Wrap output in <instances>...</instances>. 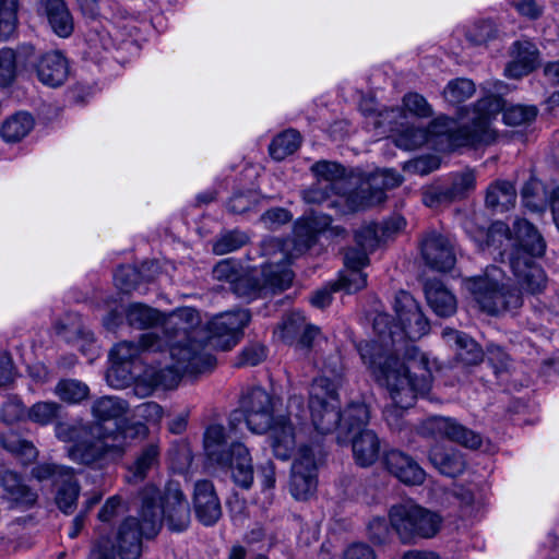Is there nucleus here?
<instances>
[{
    "label": "nucleus",
    "instance_id": "1",
    "mask_svg": "<svg viewBox=\"0 0 559 559\" xmlns=\"http://www.w3.org/2000/svg\"><path fill=\"white\" fill-rule=\"evenodd\" d=\"M394 311L399 324L392 325L386 313L377 314L373 329L378 340L360 342L357 349L374 380L388 390L394 403L383 411L385 421L391 429L401 430L404 409L413 406L417 395L429 391L431 374L426 362L413 357L401 359L400 355L415 350L407 340L416 341L426 335L429 322L413 296L404 290L395 296Z\"/></svg>",
    "mask_w": 559,
    "mask_h": 559
},
{
    "label": "nucleus",
    "instance_id": "2",
    "mask_svg": "<svg viewBox=\"0 0 559 559\" xmlns=\"http://www.w3.org/2000/svg\"><path fill=\"white\" fill-rule=\"evenodd\" d=\"M241 413L230 415L228 428L210 425L203 436V448L207 461L230 471L234 483L249 489L254 479V469L249 449L236 440V423L245 416L247 427L254 433L270 432V444L274 455L283 461L292 456L297 439L306 426L307 411L304 399L292 395L287 414L274 416V399L262 388L248 391L240 402Z\"/></svg>",
    "mask_w": 559,
    "mask_h": 559
},
{
    "label": "nucleus",
    "instance_id": "3",
    "mask_svg": "<svg viewBox=\"0 0 559 559\" xmlns=\"http://www.w3.org/2000/svg\"><path fill=\"white\" fill-rule=\"evenodd\" d=\"M127 320L138 329L163 323L162 340L168 347L170 361L151 365L144 370L142 380L151 389H174L183 374H198L214 368L215 357L205 349L203 342L197 340L200 316L195 309L183 307L163 319L157 310L136 302L129 306Z\"/></svg>",
    "mask_w": 559,
    "mask_h": 559
},
{
    "label": "nucleus",
    "instance_id": "4",
    "mask_svg": "<svg viewBox=\"0 0 559 559\" xmlns=\"http://www.w3.org/2000/svg\"><path fill=\"white\" fill-rule=\"evenodd\" d=\"M481 248L493 247L500 250L501 257H507L509 269L516 283L508 278L497 266H489L479 276L465 281V286L472 294L479 308L489 314H499L503 311H515L522 307V282L524 280V247L520 222L514 223L512 233L503 222H495L488 229L480 228L474 236Z\"/></svg>",
    "mask_w": 559,
    "mask_h": 559
},
{
    "label": "nucleus",
    "instance_id": "5",
    "mask_svg": "<svg viewBox=\"0 0 559 559\" xmlns=\"http://www.w3.org/2000/svg\"><path fill=\"white\" fill-rule=\"evenodd\" d=\"M503 107L502 98L488 95L473 106L469 124L460 127L453 119L438 117L430 123L428 133L440 138V143H444L448 150L491 144L497 138L492 121Z\"/></svg>",
    "mask_w": 559,
    "mask_h": 559
},
{
    "label": "nucleus",
    "instance_id": "6",
    "mask_svg": "<svg viewBox=\"0 0 559 559\" xmlns=\"http://www.w3.org/2000/svg\"><path fill=\"white\" fill-rule=\"evenodd\" d=\"M313 237L309 236L302 243L294 239L267 238L261 243V253L267 259L263 267L265 284L274 290H284L293 282V272L288 269L290 261L311 248Z\"/></svg>",
    "mask_w": 559,
    "mask_h": 559
},
{
    "label": "nucleus",
    "instance_id": "7",
    "mask_svg": "<svg viewBox=\"0 0 559 559\" xmlns=\"http://www.w3.org/2000/svg\"><path fill=\"white\" fill-rule=\"evenodd\" d=\"M154 491L142 497L139 518H127L119 527L117 549L121 559H139L142 554V538H154L159 532V511L154 509Z\"/></svg>",
    "mask_w": 559,
    "mask_h": 559
},
{
    "label": "nucleus",
    "instance_id": "8",
    "mask_svg": "<svg viewBox=\"0 0 559 559\" xmlns=\"http://www.w3.org/2000/svg\"><path fill=\"white\" fill-rule=\"evenodd\" d=\"M389 518L392 527L405 543L415 538H431L442 524L440 514L413 502L393 506Z\"/></svg>",
    "mask_w": 559,
    "mask_h": 559
},
{
    "label": "nucleus",
    "instance_id": "9",
    "mask_svg": "<svg viewBox=\"0 0 559 559\" xmlns=\"http://www.w3.org/2000/svg\"><path fill=\"white\" fill-rule=\"evenodd\" d=\"M309 394V409L314 429L322 435L334 431L342 420L335 383L326 377L316 378Z\"/></svg>",
    "mask_w": 559,
    "mask_h": 559
},
{
    "label": "nucleus",
    "instance_id": "10",
    "mask_svg": "<svg viewBox=\"0 0 559 559\" xmlns=\"http://www.w3.org/2000/svg\"><path fill=\"white\" fill-rule=\"evenodd\" d=\"M164 346V341L156 332L142 334L139 344L131 341L118 343L109 354L112 367L107 372L108 383L115 388L123 386L131 380L130 371L124 368V365L132 362L142 353L160 352Z\"/></svg>",
    "mask_w": 559,
    "mask_h": 559
},
{
    "label": "nucleus",
    "instance_id": "11",
    "mask_svg": "<svg viewBox=\"0 0 559 559\" xmlns=\"http://www.w3.org/2000/svg\"><path fill=\"white\" fill-rule=\"evenodd\" d=\"M32 476L39 481H51L55 490V502L60 511L66 514L74 511L81 488L72 467L55 463H41L32 469Z\"/></svg>",
    "mask_w": 559,
    "mask_h": 559
},
{
    "label": "nucleus",
    "instance_id": "12",
    "mask_svg": "<svg viewBox=\"0 0 559 559\" xmlns=\"http://www.w3.org/2000/svg\"><path fill=\"white\" fill-rule=\"evenodd\" d=\"M148 490L154 491L153 510L159 511V528L165 521L170 531H185L190 523V508L178 484H167L163 492L153 485L146 486L141 491V498Z\"/></svg>",
    "mask_w": 559,
    "mask_h": 559
},
{
    "label": "nucleus",
    "instance_id": "13",
    "mask_svg": "<svg viewBox=\"0 0 559 559\" xmlns=\"http://www.w3.org/2000/svg\"><path fill=\"white\" fill-rule=\"evenodd\" d=\"M317 486V453L312 447L302 444L292 464L289 491L296 500H307L316 492Z\"/></svg>",
    "mask_w": 559,
    "mask_h": 559
},
{
    "label": "nucleus",
    "instance_id": "14",
    "mask_svg": "<svg viewBox=\"0 0 559 559\" xmlns=\"http://www.w3.org/2000/svg\"><path fill=\"white\" fill-rule=\"evenodd\" d=\"M402 183L401 175L393 169H380L372 173L367 187L349 192L347 197L348 210L358 211L379 204L384 201V191L399 187Z\"/></svg>",
    "mask_w": 559,
    "mask_h": 559
},
{
    "label": "nucleus",
    "instance_id": "15",
    "mask_svg": "<svg viewBox=\"0 0 559 559\" xmlns=\"http://www.w3.org/2000/svg\"><path fill=\"white\" fill-rule=\"evenodd\" d=\"M420 433L432 438H445L467 449L476 450L481 445V436L449 417L435 416L420 426Z\"/></svg>",
    "mask_w": 559,
    "mask_h": 559
},
{
    "label": "nucleus",
    "instance_id": "16",
    "mask_svg": "<svg viewBox=\"0 0 559 559\" xmlns=\"http://www.w3.org/2000/svg\"><path fill=\"white\" fill-rule=\"evenodd\" d=\"M250 321L247 310H235L214 317L209 323V343L224 350L234 346L239 333Z\"/></svg>",
    "mask_w": 559,
    "mask_h": 559
},
{
    "label": "nucleus",
    "instance_id": "17",
    "mask_svg": "<svg viewBox=\"0 0 559 559\" xmlns=\"http://www.w3.org/2000/svg\"><path fill=\"white\" fill-rule=\"evenodd\" d=\"M117 437L112 438H98L95 440L80 439L74 444H71L67 452L68 456L75 463L92 464L98 460L106 457L120 456L123 452V445L115 442Z\"/></svg>",
    "mask_w": 559,
    "mask_h": 559
},
{
    "label": "nucleus",
    "instance_id": "18",
    "mask_svg": "<svg viewBox=\"0 0 559 559\" xmlns=\"http://www.w3.org/2000/svg\"><path fill=\"white\" fill-rule=\"evenodd\" d=\"M421 254L425 262L437 271H450L455 264L451 240L438 233H429L421 240Z\"/></svg>",
    "mask_w": 559,
    "mask_h": 559
},
{
    "label": "nucleus",
    "instance_id": "19",
    "mask_svg": "<svg viewBox=\"0 0 559 559\" xmlns=\"http://www.w3.org/2000/svg\"><path fill=\"white\" fill-rule=\"evenodd\" d=\"M383 464L391 475L406 485H420L425 480V471L412 456L399 450L388 451Z\"/></svg>",
    "mask_w": 559,
    "mask_h": 559
},
{
    "label": "nucleus",
    "instance_id": "20",
    "mask_svg": "<svg viewBox=\"0 0 559 559\" xmlns=\"http://www.w3.org/2000/svg\"><path fill=\"white\" fill-rule=\"evenodd\" d=\"M193 503L197 518L206 526L215 524L221 515L219 500L210 480H199L194 485Z\"/></svg>",
    "mask_w": 559,
    "mask_h": 559
},
{
    "label": "nucleus",
    "instance_id": "21",
    "mask_svg": "<svg viewBox=\"0 0 559 559\" xmlns=\"http://www.w3.org/2000/svg\"><path fill=\"white\" fill-rule=\"evenodd\" d=\"M0 481L4 490L3 498L11 508L28 509L36 503L37 493L26 486L14 472L4 471Z\"/></svg>",
    "mask_w": 559,
    "mask_h": 559
},
{
    "label": "nucleus",
    "instance_id": "22",
    "mask_svg": "<svg viewBox=\"0 0 559 559\" xmlns=\"http://www.w3.org/2000/svg\"><path fill=\"white\" fill-rule=\"evenodd\" d=\"M36 72L43 84L51 87L60 86L68 78V61L59 51L47 52L36 64Z\"/></svg>",
    "mask_w": 559,
    "mask_h": 559
},
{
    "label": "nucleus",
    "instance_id": "23",
    "mask_svg": "<svg viewBox=\"0 0 559 559\" xmlns=\"http://www.w3.org/2000/svg\"><path fill=\"white\" fill-rule=\"evenodd\" d=\"M352 450L357 465L361 467L371 466L379 459L380 440L372 430L359 431L353 437Z\"/></svg>",
    "mask_w": 559,
    "mask_h": 559
},
{
    "label": "nucleus",
    "instance_id": "24",
    "mask_svg": "<svg viewBox=\"0 0 559 559\" xmlns=\"http://www.w3.org/2000/svg\"><path fill=\"white\" fill-rule=\"evenodd\" d=\"M444 341L455 346L456 357L465 365H477L483 360V350L478 344L467 334L452 330L444 329L442 332Z\"/></svg>",
    "mask_w": 559,
    "mask_h": 559
},
{
    "label": "nucleus",
    "instance_id": "25",
    "mask_svg": "<svg viewBox=\"0 0 559 559\" xmlns=\"http://www.w3.org/2000/svg\"><path fill=\"white\" fill-rule=\"evenodd\" d=\"M426 299L439 317H450L456 311L455 296L438 280H429L425 284Z\"/></svg>",
    "mask_w": 559,
    "mask_h": 559
},
{
    "label": "nucleus",
    "instance_id": "26",
    "mask_svg": "<svg viewBox=\"0 0 559 559\" xmlns=\"http://www.w3.org/2000/svg\"><path fill=\"white\" fill-rule=\"evenodd\" d=\"M429 460L440 473L450 477L462 474L466 466L465 459L460 451L439 445L430 450Z\"/></svg>",
    "mask_w": 559,
    "mask_h": 559
},
{
    "label": "nucleus",
    "instance_id": "27",
    "mask_svg": "<svg viewBox=\"0 0 559 559\" xmlns=\"http://www.w3.org/2000/svg\"><path fill=\"white\" fill-rule=\"evenodd\" d=\"M159 445L157 442H151L145 445L135 456L134 462L128 467L127 480L129 483H140L155 468L159 463Z\"/></svg>",
    "mask_w": 559,
    "mask_h": 559
},
{
    "label": "nucleus",
    "instance_id": "28",
    "mask_svg": "<svg viewBox=\"0 0 559 559\" xmlns=\"http://www.w3.org/2000/svg\"><path fill=\"white\" fill-rule=\"evenodd\" d=\"M46 15L55 34L59 37H69L73 29V17L63 0H47Z\"/></svg>",
    "mask_w": 559,
    "mask_h": 559
},
{
    "label": "nucleus",
    "instance_id": "29",
    "mask_svg": "<svg viewBox=\"0 0 559 559\" xmlns=\"http://www.w3.org/2000/svg\"><path fill=\"white\" fill-rule=\"evenodd\" d=\"M515 200L516 191L510 181L497 180L488 187L486 204L491 209L507 211L514 206Z\"/></svg>",
    "mask_w": 559,
    "mask_h": 559
},
{
    "label": "nucleus",
    "instance_id": "30",
    "mask_svg": "<svg viewBox=\"0 0 559 559\" xmlns=\"http://www.w3.org/2000/svg\"><path fill=\"white\" fill-rule=\"evenodd\" d=\"M33 128V117L28 112L20 111L4 120L1 136L5 142L15 143L24 139Z\"/></svg>",
    "mask_w": 559,
    "mask_h": 559
},
{
    "label": "nucleus",
    "instance_id": "31",
    "mask_svg": "<svg viewBox=\"0 0 559 559\" xmlns=\"http://www.w3.org/2000/svg\"><path fill=\"white\" fill-rule=\"evenodd\" d=\"M317 181H324L331 189L342 191L345 186V168L334 162L319 160L311 166Z\"/></svg>",
    "mask_w": 559,
    "mask_h": 559
},
{
    "label": "nucleus",
    "instance_id": "32",
    "mask_svg": "<svg viewBox=\"0 0 559 559\" xmlns=\"http://www.w3.org/2000/svg\"><path fill=\"white\" fill-rule=\"evenodd\" d=\"M128 409V403L118 396H103L92 405L93 416L100 421L120 418Z\"/></svg>",
    "mask_w": 559,
    "mask_h": 559
},
{
    "label": "nucleus",
    "instance_id": "33",
    "mask_svg": "<svg viewBox=\"0 0 559 559\" xmlns=\"http://www.w3.org/2000/svg\"><path fill=\"white\" fill-rule=\"evenodd\" d=\"M305 321L306 319L300 312L287 313L274 330V335L284 343L294 344L305 328Z\"/></svg>",
    "mask_w": 559,
    "mask_h": 559
},
{
    "label": "nucleus",
    "instance_id": "34",
    "mask_svg": "<svg viewBox=\"0 0 559 559\" xmlns=\"http://www.w3.org/2000/svg\"><path fill=\"white\" fill-rule=\"evenodd\" d=\"M301 143L300 134L296 130H286L278 134L270 144L271 156L276 160H282L296 152Z\"/></svg>",
    "mask_w": 559,
    "mask_h": 559
},
{
    "label": "nucleus",
    "instance_id": "35",
    "mask_svg": "<svg viewBox=\"0 0 559 559\" xmlns=\"http://www.w3.org/2000/svg\"><path fill=\"white\" fill-rule=\"evenodd\" d=\"M61 405L53 401H39L26 409V418L37 425L47 426L59 418Z\"/></svg>",
    "mask_w": 559,
    "mask_h": 559
},
{
    "label": "nucleus",
    "instance_id": "36",
    "mask_svg": "<svg viewBox=\"0 0 559 559\" xmlns=\"http://www.w3.org/2000/svg\"><path fill=\"white\" fill-rule=\"evenodd\" d=\"M331 225V218L328 215L312 214L301 222H298L295 227V236L299 242L302 243L309 236L313 237V242L318 234L324 233Z\"/></svg>",
    "mask_w": 559,
    "mask_h": 559
},
{
    "label": "nucleus",
    "instance_id": "37",
    "mask_svg": "<svg viewBox=\"0 0 559 559\" xmlns=\"http://www.w3.org/2000/svg\"><path fill=\"white\" fill-rule=\"evenodd\" d=\"M476 91L472 80L465 78L453 79L445 85L442 96L452 105L461 104L471 98Z\"/></svg>",
    "mask_w": 559,
    "mask_h": 559
},
{
    "label": "nucleus",
    "instance_id": "38",
    "mask_svg": "<svg viewBox=\"0 0 559 559\" xmlns=\"http://www.w3.org/2000/svg\"><path fill=\"white\" fill-rule=\"evenodd\" d=\"M55 394L63 402L76 404L88 396V386L75 379L60 380L56 388Z\"/></svg>",
    "mask_w": 559,
    "mask_h": 559
},
{
    "label": "nucleus",
    "instance_id": "39",
    "mask_svg": "<svg viewBox=\"0 0 559 559\" xmlns=\"http://www.w3.org/2000/svg\"><path fill=\"white\" fill-rule=\"evenodd\" d=\"M367 285V274L359 270L344 269L338 280L332 284L333 290H344L347 294L356 293Z\"/></svg>",
    "mask_w": 559,
    "mask_h": 559
},
{
    "label": "nucleus",
    "instance_id": "40",
    "mask_svg": "<svg viewBox=\"0 0 559 559\" xmlns=\"http://www.w3.org/2000/svg\"><path fill=\"white\" fill-rule=\"evenodd\" d=\"M421 200L428 207H438L453 202L447 182L442 180L425 186L421 190Z\"/></svg>",
    "mask_w": 559,
    "mask_h": 559
},
{
    "label": "nucleus",
    "instance_id": "41",
    "mask_svg": "<svg viewBox=\"0 0 559 559\" xmlns=\"http://www.w3.org/2000/svg\"><path fill=\"white\" fill-rule=\"evenodd\" d=\"M17 0H0V39H8L17 25Z\"/></svg>",
    "mask_w": 559,
    "mask_h": 559
},
{
    "label": "nucleus",
    "instance_id": "42",
    "mask_svg": "<svg viewBox=\"0 0 559 559\" xmlns=\"http://www.w3.org/2000/svg\"><path fill=\"white\" fill-rule=\"evenodd\" d=\"M445 182L454 202L465 198L475 188V176L472 171L466 170L452 175Z\"/></svg>",
    "mask_w": 559,
    "mask_h": 559
},
{
    "label": "nucleus",
    "instance_id": "43",
    "mask_svg": "<svg viewBox=\"0 0 559 559\" xmlns=\"http://www.w3.org/2000/svg\"><path fill=\"white\" fill-rule=\"evenodd\" d=\"M384 234L383 227L377 224H368L356 231L355 239L359 248L372 252L382 241Z\"/></svg>",
    "mask_w": 559,
    "mask_h": 559
},
{
    "label": "nucleus",
    "instance_id": "44",
    "mask_svg": "<svg viewBox=\"0 0 559 559\" xmlns=\"http://www.w3.org/2000/svg\"><path fill=\"white\" fill-rule=\"evenodd\" d=\"M0 444L7 451L22 455L26 460H32L36 456L35 447L14 432L0 435Z\"/></svg>",
    "mask_w": 559,
    "mask_h": 559
},
{
    "label": "nucleus",
    "instance_id": "45",
    "mask_svg": "<svg viewBox=\"0 0 559 559\" xmlns=\"http://www.w3.org/2000/svg\"><path fill=\"white\" fill-rule=\"evenodd\" d=\"M332 194L337 195L348 207L347 197L349 193L331 189L324 185V181H316L309 189L304 192V200L307 203H323L330 199Z\"/></svg>",
    "mask_w": 559,
    "mask_h": 559
},
{
    "label": "nucleus",
    "instance_id": "46",
    "mask_svg": "<svg viewBox=\"0 0 559 559\" xmlns=\"http://www.w3.org/2000/svg\"><path fill=\"white\" fill-rule=\"evenodd\" d=\"M370 412L365 403L355 402L348 405L342 415L344 424L348 430L360 429L369 421Z\"/></svg>",
    "mask_w": 559,
    "mask_h": 559
},
{
    "label": "nucleus",
    "instance_id": "47",
    "mask_svg": "<svg viewBox=\"0 0 559 559\" xmlns=\"http://www.w3.org/2000/svg\"><path fill=\"white\" fill-rule=\"evenodd\" d=\"M547 206V192L544 185L531 179L526 185V210L531 212H545Z\"/></svg>",
    "mask_w": 559,
    "mask_h": 559
},
{
    "label": "nucleus",
    "instance_id": "48",
    "mask_svg": "<svg viewBox=\"0 0 559 559\" xmlns=\"http://www.w3.org/2000/svg\"><path fill=\"white\" fill-rule=\"evenodd\" d=\"M16 53L11 48L0 50V86H9L15 79L19 69Z\"/></svg>",
    "mask_w": 559,
    "mask_h": 559
},
{
    "label": "nucleus",
    "instance_id": "49",
    "mask_svg": "<svg viewBox=\"0 0 559 559\" xmlns=\"http://www.w3.org/2000/svg\"><path fill=\"white\" fill-rule=\"evenodd\" d=\"M248 241V237L245 233L239 230L228 231L222 235L213 245V251L216 254H226L238 250L245 246Z\"/></svg>",
    "mask_w": 559,
    "mask_h": 559
},
{
    "label": "nucleus",
    "instance_id": "50",
    "mask_svg": "<svg viewBox=\"0 0 559 559\" xmlns=\"http://www.w3.org/2000/svg\"><path fill=\"white\" fill-rule=\"evenodd\" d=\"M230 289L239 297L247 298V299H253L262 293L264 289H271L272 288L264 283L263 287H260L258 282L253 280L251 276L245 274L243 272L241 275L236 280V282L230 286ZM273 292H275L273 289Z\"/></svg>",
    "mask_w": 559,
    "mask_h": 559
},
{
    "label": "nucleus",
    "instance_id": "51",
    "mask_svg": "<svg viewBox=\"0 0 559 559\" xmlns=\"http://www.w3.org/2000/svg\"><path fill=\"white\" fill-rule=\"evenodd\" d=\"M548 283L547 275L539 263H530L526 260V293L539 294Z\"/></svg>",
    "mask_w": 559,
    "mask_h": 559
},
{
    "label": "nucleus",
    "instance_id": "52",
    "mask_svg": "<svg viewBox=\"0 0 559 559\" xmlns=\"http://www.w3.org/2000/svg\"><path fill=\"white\" fill-rule=\"evenodd\" d=\"M141 273L132 266L119 267L114 276L116 286L123 293H131L139 288Z\"/></svg>",
    "mask_w": 559,
    "mask_h": 559
},
{
    "label": "nucleus",
    "instance_id": "53",
    "mask_svg": "<svg viewBox=\"0 0 559 559\" xmlns=\"http://www.w3.org/2000/svg\"><path fill=\"white\" fill-rule=\"evenodd\" d=\"M546 251V241L542 234L526 222V255L537 260L542 259Z\"/></svg>",
    "mask_w": 559,
    "mask_h": 559
},
{
    "label": "nucleus",
    "instance_id": "54",
    "mask_svg": "<svg viewBox=\"0 0 559 559\" xmlns=\"http://www.w3.org/2000/svg\"><path fill=\"white\" fill-rule=\"evenodd\" d=\"M266 358V349L261 344H251L245 347L238 356L236 366L254 367Z\"/></svg>",
    "mask_w": 559,
    "mask_h": 559
},
{
    "label": "nucleus",
    "instance_id": "55",
    "mask_svg": "<svg viewBox=\"0 0 559 559\" xmlns=\"http://www.w3.org/2000/svg\"><path fill=\"white\" fill-rule=\"evenodd\" d=\"M397 118H404L403 112L397 108H391L383 112H380L373 121V126L377 129H383L382 133L386 132H400V127L403 123L396 121Z\"/></svg>",
    "mask_w": 559,
    "mask_h": 559
},
{
    "label": "nucleus",
    "instance_id": "56",
    "mask_svg": "<svg viewBox=\"0 0 559 559\" xmlns=\"http://www.w3.org/2000/svg\"><path fill=\"white\" fill-rule=\"evenodd\" d=\"M241 273V266L230 260H223L213 269V277L221 282H227L230 286L238 280Z\"/></svg>",
    "mask_w": 559,
    "mask_h": 559
},
{
    "label": "nucleus",
    "instance_id": "57",
    "mask_svg": "<svg viewBox=\"0 0 559 559\" xmlns=\"http://www.w3.org/2000/svg\"><path fill=\"white\" fill-rule=\"evenodd\" d=\"M403 104L409 112L418 117H429L432 114L431 107L419 94L409 93L405 95L403 98Z\"/></svg>",
    "mask_w": 559,
    "mask_h": 559
},
{
    "label": "nucleus",
    "instance_id": "58",
    "mask_svg": "<svg viewBox=\"0 0 559 559\" xmlns=\"http://www.w3.org/2000/svg\"><path fill=\"white\" fill-rule=\"evenodd\" d=\"M368 253L361 248L347 249L344 257V269L362 271L369 264Z\"/></svg>",
    "mask_w": 559,
    "mask_h": 559
},
{
    "label": "nucleus",
    "instance_id": "59",
    "mask_svg": "<svg viewBox=\"0 0 559 559\" xmlns=\"http://www.w3.org/2000/svg\"><path fill=\"white\" fill-rule=\"evenodd\" d=\"M55 431L59 440L63 442H71L72 444L78 442L83 435L86 433V430L83 427L66 423L58 424Z\"/></svg>",
    "mask_w": 559,
    "mask_h": 559
},
{
    "label": "nucleus",
    "instance_id": "60",
    "mask_svg": "<svg viewBox=\"0 0 559 559\" xmlns=\"http://www.w3.org/2000/svg\"><path fill=\"white\" fill-rule=\"evenodd\" d=\"M342 559H377V556L368 544L353 543L345 548Z\"/></svg>",
    "mask_w": 559,
    "mask_h": 559
},
{
    "label": "nucleus",
    "instance_id": "61",
    "mask_svg": "<svg viewBox=\"0 0 559 559\" xmlns=\"http://www.w3.org/2000/svg\"><path fill=\"white\" fill-rule=\"evenodd\" d=\"M136 416L147 423L158 424L163 418V408L155 402H145L135 409Z\"/></svg>",
    "mask_w": 559,
    "mask_h": 559
},
{
    "label": "nucleus",
    "instance_id": "62",
    "mask_svg": "<svg viewBox=\"0 0 559 559\" xmlns=\"http://www.w3.org/2000/svg\"><path fill=\"white\" fill-rule=\"evenodd\" d=\"M290 219V213L287 210L281 207L271 209L267 212H265L261 217L263 224L269 228H273L275 226L285 224Z\"/></svg>",
    "mask_w": 559,
    "mask_h": 559
},
{
    "label": "nucleus",
    "instance_id": "63",
    "mask_svg": "<svg viewBox=\"0 0 559 559\" xmlns=\"http://www.w3.org/2000/svg\"><path fill=\"white\" fill-rule=\"evenodd\" d=\"M122 507L121 498L118 496H112L107 499L106 503L103 506L98 513V519L102 522H110L115 516L118 515L120 509Z\"/></svg>",
    "mask_w": 559,
    "mask_h": 559
},
{
    "label": "nucleus",
    "instance_id": "64",
    "mask_svg": "<svg viewBox=\"0 0 559 559\" xmlns=\"http://www.w3.org/2000/svg\"><path fill=\"white\" fill-rule=\"evenodd\" d=\"M26 409L20 401H9L2 407V417L7 423L19 420L26 417Z\"/></svg>",
    "mask_w": 559,
    "mask_h": 559
}]
</instances>
